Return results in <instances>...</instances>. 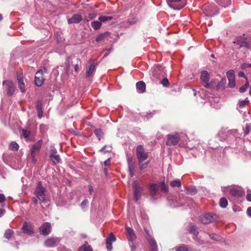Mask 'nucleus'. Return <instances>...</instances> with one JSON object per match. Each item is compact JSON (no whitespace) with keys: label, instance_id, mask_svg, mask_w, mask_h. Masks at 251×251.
<instances>
[{"label":"nucleus","instance_id":"obj_60","mask_svg":"<svg viewBox=\"0 0 251 251\" xmlns=\"http://www.w3.org/2000/svg\"><path fill=\"white\" fill-rule=\"evenodd\" d=\"M69 62V58H68V59H67L66 63L67 70H68V68L70 67Z\"/></svg>","mask_w":251,"mask_h":251},{"label":"nucleus","instance_id":"obj_59","mask_svg":"<svg viewBox=\"0 0 251 251\" xmlns=\"http://www.w3.org/2000/svg\"><path fill=\"white\" fill-rule=\"evenodd\" d=\"M4 212H5L4 209H0V217L2 216V215L4 214Z\"/></svg>","mask_w":251,"mask_h":251},{"label":"nucleus","instance_id":"obj_18","mask_svg":"<svg viewBox=\"0 0 251 251\" xmlns=\"http://www.w3.org/2000/svg\"><path fill=\"white\" fill-rule=\"evenodd\" d=\"M150 195L152 197L154 198V197L156 194L158 190V186L157 185L154 184V183H151L149 185L148 188Z\"/></svg>","mask_w":251,"mask_h":251},{"label":"nucleus","instance_id":"obj_61","mask_svg":"<svg viewBox=\"0 0 251 251\" xmlns=\"http://www.w3.org/2000/svg\"><path fill=\"white\" fill-rule=\"evenodd\" d=\"M32 200L33 201V202L35 203V204H36L37 203V200L36 198L34 197L32 199Z\"/></svg>","mask_w":251,"mask_h":251},{"label":"nucleus","instance_id":"obj_58","mask_svg":"<svg viewBox=\"0 0 251 251\" xmlns=\"http://www.w3.org/2000/svg\"><path fill=\"white\" fill-rule=\"evenodd\" d=\"M130 247H131V251H135V250L136 249V247L133 244V243H132V244L130 245Z\"/></svg>","mask_w":251,"mask_h":251},{"label":"nucleus","instance_id":"obj_49","mask_svg":"<svg viewBox=\"0 0 251 251\" xmlns=\"http://www.w3.org/2000/svg\"><path fill=\"white\" fill-rule=\"evenodd\" d=\"M5 200V197L3 194H0V203H2Z\"/></svg>","mask_w":251,"mask_h":251},{"label":"nucleus","instance_id":"obj_17","mask_svg":"<svg viewBox=\"0 0 251 251\" xmlns=\"http://www.w3.org/2000/svg\"><path fill=\"white\" fill-rule=\"evenodd\" d=\"M230 194L234 197L240 198L242 197L245 193L244 192L240 189H237L236 188H232L229 191Z\"/></svg>","mask_w":251,"mask_h":251},{"label":"nucleus","instance_id":"obj_50","mask_svg":"<svg viewBox=\"0 0 251 251\" xmlns=\"http://www.w3.org/2000/svg\"><path fill=\"white\" fill-rule=\"evenodd\" d=\"M88 203V201L87 200H84L81 203V206L84 208Z\"/></svg>","mask_w":251,"mask_h":251},{"label":"nucleus","instance_id":"obj_44","mask_svg":"<svg viewBox=\"0 0 251 251\" xmlns=\"http://www.w3.org/2000/svg\"><path fill=\"white\" fill-rule=\"evenodd\" d=\"M128 169H129V171L130 173V176L131 177L133 176H134V167H133V165H132V163H129Z\"/></svg>","mask_w":251,"mask_h":251},{"label":"nucleus","instance_id":"obj_41","mask_svg":"<svg viewBox=\"0 0 251 251\" xmlns=\"http://www.w3.org/2000/svg\"><path fill=\"white\" fill-rule=\"evenodd\" d=\"M105 35H106V33H103V34H100L98 35L96 38V41L97 42H100L101 41H103L105 39Z\"/></svg>","mask_w":251,"mask_h":251},{"label":"nucleus","instance_id":"obj_5","mask_svg":"<svg viewBox=\"0 0 251 251\" xmlns=\"http://www.w3.org/2000/svg\"><path fill=\"white\" fill-rule=\"evenodd\" d=\"M45 72L46 69L45 68L43 70L40 69L35 74V83L38 87L41 86L44 83L45 78L43 77V74Z\"/></svg>","mask_w":251,"mask_h":251},{"label":"nucleus","instance_id":"obj_13","mask_svg":"<svg viewBox=\"0 0 251 251\" xmlns=\"http://www.w3.org/2000/svg\"><path fill=\"white\" fill-rule=\"evenodd\" d=\"M17 78L18 80V87L22 93L25 92V85L24 82V77L22 74H17Z\"/></svg>","mask_w":251,"mask_h":251},{"label":"nucleus","instance_id":"obj_36","mask_svg":"<svg viewBox=\"0 0 251 251\" xmlns=\"http://www.w3.org/2000/svg\"><path fill=\"white\" fill-rule=\"evenodd\" d=\"M226 76L228 79L235 78V75L233 70H230L228 71L226 73Z\"/></svg>","mask_w":251,"mask_h":251},{"label":"nucleus","instance_id":"obj_33","mask_svg":"<svg viewBox=\"0 0 251 251\" xmlns=\"http://www.w3.org/2000/svg\"><path fill=\"white\" fill-rule=\"evenodd\" d=\"M228 204L227 201L225 198H222L220 200V205L223 208H226Z\"/></svg>","mask_w":251,"mask_h":251},{"label":"nucleus","instance_id":"obj_14","mask_svg":"<svg viewBox=\"0 0 251 251\" xmlns=\"http://www.w3.org/2000/svg\"><path fill=\"white\" fill-rule=\"evenodd\" d=\"M116 239L113 233H110L106 240V244H107L106 249L108 251H111L113 247L112 243L115 242Z\"/></svg>","mask_w":251,"mask_h":251},{"label":"nucleus","instance_id":"obj_51","mask_svg":"<svg viewBox=\"0 0 251 251\" xmlns=\"http://www.w3.org/2000/svg\"><path fill=\"white\" fill-rule=\"evenodd\" d=\"M176 251H187V249L184 247V246H183V247H181L180 248H179L178 249H177Z\"/></svg>","mask_w":251,"mask_h":251},{"label":"nucleus","instance_id":"obj_64","mask_svg":"<svg viewBox=\"0 0 251 251\" xmlns=\"http://www.w3.org/2000/svg\"><path fill=\"white\" fill-rule=\"evenodd\" d=\"M228 4H229V3H227V4H226H226H223V3H222V4H220V5H221V6H222L226 7V6Z\"/></svg>","mask_w":251,"mask_h":251},{"label":"nucleus","instance_id":"obj_56","mask_svg":"<svg viewBox=\"0 0 251 251\" xmlns=\"http://www.w3.org/2000/svg\"><path fill=\"white\" fill-rule=\"evenodd\" d=\"M104 165L105 166L109 165L110 164V159H108L106 160H105L104 161Z\"/></svg>","mask_w":251,"mask_h":251},{"label":"nucleus","instance_id":"obj_54","mask_svg":"<svg viewBox=\"0 0 251 251\" xmlns=\"http://www.w3.org/2000/svg\"><path fill=\"white\" fill-rule=\"evenodd\" d=\"M247 213L249 217H251V207H249L247 209Z\"/></svg>","mask_w":251,"mask_h":251},{"label":"nucleus","instance_id":"obj_23","mask_svg":"<svg viewBox=\"0 0 251 251\" xmlns=\"http://www.w3.org/2000/svg\"><path fill=\"white\" fill-rule=\"evenodd\" d=\"M50 158L52 161L53 163L55 164L59 162V156L57 154L56 151H54L53 150L51 151V152L50 154Z\"/></svg>","mask_w":251,"mask_h":251},{"label":"nucleus","instance_id":"obj_21","mask_svg":"<svg viewBox=\"0 0 251 251\" xmlns=\"http://www.w3.org/2000/svg\"><path fill=\"white\" fill-rule=\"evenodd\" d=\"M97 65V63H92L88 67L86 68V76L88 77H89L95 71V68L96 65Z\"/></svg>","mask_w":251,"mask_h":251},{"label":"nucleus","instance_id":"obj_63","mask_svg":"<svg viewBox=\"0 0 251 251\" xmlns=\"http://www.w3.org/2000/svg\"><path fill=\"white\" fill-rule=\"evenodd\" d=\"M247 64H248L247 63H245V64H243L242 65V68L243 69H245L246 68H247V67H249V66H248V65H247Z\"/></svg>","mask_w":251,"mask_h":251},{"label":"nucleus","instance_id":"obj_1","mask_svg":"<svg viewBox=\"0 0 251 251\" xmlns=\"http://www.w3.org/2000/svg\"><path fill=\"white\" fill-rule=\"evenodd\" d=\"M45 192L46 189L42 186L41 182H38L34 191V194L41 202L45 201Z\"/></svg>","mask_w":251,"mask_h":251},{"label":"nucleus","instance_id":"obj_29","mask_svg":"<svg viewBox=\"0 0 251 251\" xmlns=\"http://www.w3.org/2000/svg\"><path fill=\"white\" fill-rule=\"evenodd\" d=\"M113 19V17L112 16H101L99 18V20L100 22V23H104L105 22L111 21Z\"/></svg>","mask_w":251,"mask_h":251},{"label":"nucleus","instance_id":"obj_42","mask_svg":"<svg viewBox=\"0 0 251 251\" xmlns=\"http://www.w3.org/2000/svg\"><path fill=\"white\" fill-rule=\"evenodd\" d=\"M96 16H97V14L96 13H90L86 17V20L87 21H89L91 20L95 19L96 17Z\"/></svg>","mask_w":251,"mask_h":251},{"label":"nucleus","instance_id":"obj_48","mask_svg":"<svg viewBox=\"0 0 251 251\" xmlns=\"http://www.w3.org/2000/svg\"><path fill=\"white\" fill-rule=\"evenodd\" d=\"M148 162H147L146 163H143V164H141V163H140V164H139V168L140 170H143V169H145L148 165Z\"/></svg>","mask_w":251,"mask_h":251},{"label":"nucleus","instance_id":"obj_46","mask_svg":"<svg viewBox=\"0 0 251 251\" xmlns=\"http://www.w3.org/2000/svg\"><path fill=\"white\" fill-rule=\"evenodd\" d=\"M250 129H251V126L250 125V124H246L245 130L244 131L245 135H247L250 133Z\"/></svg>","mask_w":251,"mask_h":251},{"label":"nucleus","instance_id":"obj_52","mask_svg":"<svg viewBox=\"0 0 251 251\" xmlns=\"http://www.w3.org/2000/svg\"><path fill=\"white\" fill-rule=\"evenodd\" d=\"M210 237L212 239L216 240H218L219 239V236L217 234H211L210 235Z\"/></svg>","mask_w":251,"mask_h":251},{"label":"nucleus","instance_id":"obj_22","mask_svg":"<svg viewBox=\"0 0 251 251\" xmlns=\"http://www.w3.org/2000/svg\"><path fill=\"white\" fill-rule=\"evenodd\" d=\"M136 88L139 93H143L146 90V84L143 81H140L136 83Z\"/></svg>","mask_w":251,"mask_h":251},{"label":"nucleus","instance_id":"obj_40","mask_svg":"<svg viewBox=\"0 0 251 251\" xmlns=\"http://www.w3.org/2000/svg\"><path fill=\"white\" fill-rule=\"evenodd\" d=\"M249 87V82H247L244 85L240 87V88L239 89V92L242 93L245 92Z\"/></svg>","mask_w":251,"mask_h":251},{"label":"nucleus","instance_id":"obj_53","mask_svg":"<svg viewBox=\"0 0 251 251\" xmlns=\"http://www.w3.org/2000/svg\"><path fill=\"white\" fill-rule=\"evenodd\" d=\"M238 76L239 77H244V78H246V76H245V74L243 72H239L238 73Z\"/></svg>","mask_w":251,"mask_h":251},{"label":"nucleus","instance_id":"obj_39","mask_svg":"<svg viewBox=\"0 0 251 251\" xmlns=\"http://www.w3.org/2000/svg\"><path fill=\"white\" fill-rule=\"evenodd\" d=\"M95 135L99 138V140L102 137L103 133L101 129H96L94 132Z\"/></svg>","mask_w":251,"mask_h":251},{"label":"nucleus","instance_id":"obj_43","mask_svg":"<svg viewBox=\"0 0 251 251\" xmlns=\"http://www.w3.org/2000/svg\"><path fill=\"white\" fill-rule=\"evenodd\" d=\"M228 80V87L229 88H233L235 86V78L233 79H229Z\"/></svg>","mask_w":251,"mask_h":251},{"label":"nucleus","instance_id":"obj_32","mask_svg":"<svg viewBox=\"0 0 251 251\" xmlns=\"http://www.w3.org/2000/svg\"><path fill=\"white\" fill-rule=\"evenodd\" d=\"M186 193L188 194L194 195L197 193V189L193 186L188 187L186 189Z\"/></svg>","mask_w":251,"mask_h":251},{"label":"nucleus","instance_id":"obj_47","mask_svg":"<svg viewBox=\"0 0 251 251\" xmlns=\"http://www.w3.org/2000/svg\"><path fill=\"white\" fill-rule=\"evenodd\" d=\"M161 189L162 190L167 192L168 191V187L165 185L164 182H162L161 184Z\"/></svg>","mask_w":251,"mask_h":251},{"label":"nucleus","instance_id":"obj_11","mask_svg":"<svg viewBox=\"0 0 251 251\" xmlns=\"http://www.w3.org/2000/svg\"><path fill=\"white\" fill-rule=\"evenodd\" d=\"M200 79L205 88H208L210 86V84L208 83L209 74L206 71H202L201 72Z\"/></svg>","mask_w":251,"mask_h":251},{"label":"nucleus","instance_id":"obj_19","mask_svg":"<svg viewBox=\"0 0 251 251\" xmlns=\"http://www.w3.org/2000/svg\"><path fill=\"white\" fill-rule=\"evenodd\" d=\"M126 232L129 241H133L136 239L135 234L131 228L127 227L126 228Z\"/></svg>","mask_w":251,"mask_h":251},{"label":"nucleus","instance_id":"obj_4","mask_svg":"<svg viewBox=\"0 0 251 251\" xmlns=\"http://www.w3.org/2000/svg\"><path fill=\"white\" fill-rule=\"evenodd\" d=\"M201 223L203 224H208L216 221V215L212 213H207L201 216L200 218Z\"/></svg>","mask_w":251,"mask_h":251},{"label":"nucleus","instance_id":"obj_62","mask_svg":"<svg viewBox=\"0 0 251 251\" xmlns=\"http://www.w3.org/2000/svg\"><path fill=\"white\" fill-rule=\"evenodd\" d=\"M74 69H75V71L77 72L78 70V64L75 65Z\"/></svg>","mask_w":251,"mask_h":251},{"label":"nucleus","instance_id":"obj_6","mask_svg":"<svg viewBox=\"0 0 251 251\" xmlns=\"http://www.w3.org/2000/svg\"><path fill=\"white\" fill-rule=\"evenodd\" d=\"M133 188L134 190L133 200L136 202L141 197V192L143 190V188L140 187L136 181L133 182Z\"/></svg>","mask_w":251,"mask_h":251},{"label":"nucleus","instance_id":"obj_31","mask_svg":"<svg viewBox=\"0 0 251 251\" xmlns=\"http://www.w3.org/2000/svg\"><path fill=\"white\" fill-rule=\"evenodd\" d=\"M13 234V231L10 229H8L5 231L4 236L5 238L9 240L12 237Z\"/></svg>","mask_w":251,"mask_h":251},{"label":"nucleus","instance_id":"obj_34","mask_svg":"<svg viewBox=\"0 0 251 251\" xmlns=\"http://www.w3.org/2000/svg\"><path fill=\"white\" fill-rule=\"evenodd\" d=\"M30 131L25 129L22 130V135L26 141H28V136L30 135Z\"/></svg>","mask_w":251,"mask_h":251},{"label":"nucleus","instance_id":"obj_24","mask_svg":"<svg viewBox=\"0 0 251 251\" xmlns=\"http://www.w3.org/2000/svg\"><path fill=\"white\" fill-rule=\"evenodd\" d=\"M37 111L38 113V117L41 119L43 117V111L42 107V103L40 100H38L36 103Z\"/></svg>","mask_w":251,"mask_h":251},{"label":"nucleus","instance_id":"obj_30","mask_svg":"<svg viewBox=\"0 0 251 251\" xmlns=\"http://www.w3.org/2000/svg\"><path fill=\"white\" fill-rule=\"evenodd\" d=\"M181 182L179 179H176V180L172 181L170 182V185L172 187H179L181 186Z\"/></svg>","mask_w":251,"mask_h":251},{"label":"nucleus","instance_id":"obj_2","mask_svg":"<svg viewBox=\"0 0 251 251\" xmlns=\"http://www.w3.org/2000/svg\"><path fill=\"white\" fill-rule=\"evenodd\" d=\"M169 6L175 10H180L186 4V0H166Z\"/></svg>","mask_w":251,"mask_h":251},{"label":"nucleus","instance_id":"obj_10","mask_svg":"<svg viewBox=\"0 0 251 251\" xmlns=\"http://www.w3.org/2000/svg\"><path fill=\"white\" fill-rule=\"evenodd\" d=\"M60 240L57 237H51L44 242V245L48 247H53L57 246Z\"/></svg>","mask_w":251,"mask_h":251},{"label":"nucleus","instance_id":"obj_12","mask_svg":"<svg viewBox=\"0 0 251 251\" xmlns=\"http://www.w3.org/2000/svg\"><path fill=\"white\" fill-rule=\"evenodd\" d=\"M42 144L43 141L42 140H40L32 146L30 150V152L31 155L33 158L35 157L36 153L40 151Z\"/></svg>","mask_w":251,"mask_h":251},{"label":"nucleus","instance_id":"obj_15","mask_svg":"<svg viewBox=\"0 0 251 251\" xmlns=\"http://www.w3.org/2000/svg\"><path fill=\"white\" fill-rule=\"evenodd\" d=\"M23 232L28 235H32L34 233V231L31 225L29 223L25 222L23 224L22 227Z\"/></svg>","mask_w":251,"mask_h":251},{"label":"nucleus","instance_id":"obj_38","mask_svg":"<svg viewBox=\"0 0 251 251\" xmlns=\"http://www.w3.org/2000/svg\"><path fill=\"white\" fill-rule=\"evenodd\" d=\"M112 150L111 146H105L100 150V151L104 153L111 151Z\"/></svg>","mask_w":251,"mask_h":251},{"label":"nucleus","instance_id":"obj_25","mask_svg":"<svg viewBox=\"0 0 251 251\" xmlns=\"http://www.w3.org/2000/svg\"><path fill=\"white\" fill-rule=\"evenodd\" d=\"M149 243L151 246V251H157V244L154 239H150L149 241Z\"/></svg>","mask_w":251,"mask_h":251},{"label":"nucleus","instance_id":"obj_8","mask_svg":"<svg viewBox=\"0 0 251 251\" xmlns=\"http://www.w3.org/2000/svg\"><path fill=\"white\" fill-rule=\"evenodd\" d=\"M39 231L42 235L47 236L51 231V226L50 223L45 222L39 227Z\"/></svg>","mask_w":251,"mask_h":251},{"label":"nucleus","instance_id":"obj_3","mask_svg":"<svg viewBox=\"0 0 251 251\" xmlns=\"http://www.w3.org/2000/svg\"><path fill=\"white\" fill-rule=\"evenodd\" d=\"M136 154L139 163H141L147 159L148 156V153L144 151L143 147L142 145H138L137 147Z\"/></svg>","mask_w":251,"mask_h":251},{"label":"nucleus","instance_id":"obj_57","mask_svg":"<svg viewBox=\"0 0 251 251\" xmlns=\"http://www.w3.org/2000/svg\"><path fill=\"white\" fill-rule=\"evenodd\" d=\"M89 191L90 194H92L93 192V188L91 185H89Z\"/></svg>","mask_w":251,"mask_h":251},{"label":"nucleus","instance_id":"obj_28","mask_svg":"<svg viewBox=\"0 0 251 251\" xmlns=\"http://www.w3.org/2000/svg\"><path fill=\"white\" fill-rule=\"evenodd\" d=\"M101 26L100 21H94L91 23V26L95 30L99 29Z\"/></svg>","mask_w":251,"mask_h":251},{"label":"nucleus","instance_id":"obj_26","mask_svg":"<svg viewBox=\"0 0 251 251\" xmlns=\"http://www.w3.org/2000/svg\"><path fill=\"white\" fill-rule=\"evenodd\" d=\"M79 250H83V251H93L91 247L88 245L87 241H86L82 246L79 247Z\"/></svg>","mask_w":251,"mask_h":251},{"label":"nucleus","instance_id":"obj_7","mask_svg":"<svg viewBox=\"0 0 251 251\" xmlns=\"http://www.w3.org/2000/svg\"><path fill=\"white\" fill-rule=\"evenodd\" d=\"M179 140L180 138L176 134H168L166 144L167 146H175L178 144Z\"/></svg>","mask_w":251,"mask_h":251},{"label":"nucleus","instance_id":"obj_35","mask_svg":"<svg viewBox=\"0 0 251 251\" xmlns=\"http://www.w3.org/2000/svg\"><path fill=\"white\" fill-rule=\"evenodd\" d=\"M189 231L193 233L196 236L198 235V230L197 227L194 225H191L190 227Z\"/></svg>","mask_w":251,"mask_h":251},{"label":"nucleus","instance_id":"obj_45","mask_svg":"<svg viewBox=\"0 0 251 251\" xmlns=\"http://www.w3.org/2000/svg\"><path fill=\"white\" fill-rule=\"evenodd\" d=\"M161 84L165 87H167L169 85V82L166 77L164 78L160 82Z\"/></svg>","mask_w":251,"mask_h":251},{"label":"nucleus","instance_id":"obj_37","mask_svg":"<svg viewBox=\"0 0 251 251\" xmlns=\"http://www.w3.org/2000/svg\"><path fill=\"white\" fill-rule=\"evenodd\" d=\"M249 102V100H248L247 99L242 100L238 102V105L240 108H243L244 106H245Z\"/></svg>","mask_w":251,"mask_h":251},{"label":"nucleus","instance_id":"obj_9","mask_svg":"<svg viewBox=\"0 0 251 251\" xmlns=\"http://www.w3.org/2000/svg\"><path fill=\"white\" fill-rule=\"evenodd\" d=\"M3 85H5L7 88V95L8 96H12L15 93V86L11 81L3 80Z\"/></svg>","mask_w":251,"mask_h":251},{"label":"nucleus","instance_id":"obj_27","mask_svg":"<svg viewBox=\"0 0 251 251\" xmlns=\"http://www.w3.org/2000/svg\"><path fill=\"white\" fill-rule=\"evenodd\" d=\"M19 148V145L14 141L12 142L9 146V149L11 151H17Z\"/></svg>","mask_w":251,"mask_h":251},{"label":"nucleus","instance_id":"obj_16","mask_svg":"<svg viewBox=\"0 0 251 251\" xmlns=\"http://www.w3.org/2000/svg\"><path fill=\"white\" fill-rule=\"evenodd\" d=\"M82 19L80 14H75L71 18L68 19V22L69 24H77L81 21Z\"/></svg>","mask_w":251,"mask_h":251},{"label":"nucleus","instance_id":"obj_55","mask_svg":"<svg viewBox=\"0 0 251 251\" xmlns=\"http://www.w3.org/2000/svg\"><path fill=\"white\" fill-rule=\"evenodd\" d=\"M247 201H251V194H248L246 197Z\"/></svg>","mask_w":251,"mask_h":251},{"label":"nucleus","instance_id":"obj_20","mask_svg":"<svg viewBox=\"0 0 251 251\" xmlns=\"http://www.w3.org/2000/svg\"><path fill=\"white\" fill-rule=\"evenodd\" d=\"M234 44H237L240 47H246L247 48L249 47V44L247 42L244 38L242 37H238L236 39L234 42Z\"/></svg>","mask_w":251,"mask_h":251}]
</instances>
